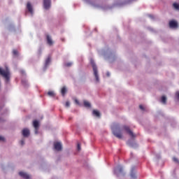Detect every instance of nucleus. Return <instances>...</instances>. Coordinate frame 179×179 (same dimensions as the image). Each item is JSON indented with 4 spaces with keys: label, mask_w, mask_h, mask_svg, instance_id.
I'll return each mask as SVG.
<instances>
[{
    "label": "nucleus",
    "mask_w": 179,
    "mask_h": 179,
    "mask_svg": "<svg viewBox=\"0 0 179 179\" xmlns=\"http://www.w3.org/2000/svg\"><path fill=\"white\" fill-rule=\"evenodd\" d=\"M11 76V71L7 65L5 66L4 69L1 67V77L6 83H10Z\"/></svg>",
    "instance_id": "1"
},
{
    "label": "nucleus",
    "mask_w": 179,
    "mask_h": 179,
    "mask_svg": "<svg viewBox=\"0 0 179 179\" xmlns=\"http://www.w3.org/2000/svg\"><path fill=\"white\" fill-rule=\"evenodd\" d=\"M91 64L93 67L94 75L95 76V78H96V81H99V75L98 73L97 66H96V64H95V63L93 60H91Z\"/></svg>",
    "instance_id": "2"
},
{
    "label": "nucleus",
    "mask_w": 179,
    "mask_h": 179,
    "mask_svg": "<svg viewBox=\"0 0 179 179\" xmlns=\"http://www.w3.org/2000/svg\"><path fill=\"white\" fill-rule=\"evenodd\" d=\"M124 129L131 138H136V134H134V131L131 130L129 126H124Z\"/></svg>",
    "instance_id": "3"
},
{
    "label": "nucleus",
    "mask_w": 179,
    "mask_h": 179,
    "mask_svg": "<svg viewBox=\"0 0 179 179\" xmlns=\"http://www.w3.org/2000/svg\"><path fill=\"white\" fill-rule=\"evenodd\" d=\"M33 126H34V128L35 129V134H38L39 127H40V123H39L38 120H34L33 121Z\"/></svg>",
    "instance_id": "4"
},
{
    "label": "nucleus",
    "mask_w": 179,
    "mask_h": 179,
    "mask_svg": "<svg viewBox=\"0 0 179 179\" xmlns=\"http://www.w3.org/2000/svg\"><path fill=\"white\" fill-rule=\"evenodd\" d=\"M54 148L55 150H57L58 152L62 150V145L59 141H56V143H54Z\"/></svg>",
    "instance_id": "5"
},
{
    "label": "nucleus",
    "mask_w": 179,
    "mask_h": 179,
    "mask_svg": "<svg viewBox=\"0 0 179 179\" xmlns=\"http://www.w3.org/2000/svg\"><path fill=\"white\" fill-rule=\"evenodd\" d=\"M44 8L48 10L51 7V0H43Z\"/></svg>",
    "instance_id": "6"
},
{
    "label": "nucleus",
    "mask_w": 179,
    "mask_h": 179,
    "mask_svg": "<svg viewBox=\"0 0 179 179\" xmlns=\"http://www.w3.org/2000/svg\"><path fill=\"white\" fill-rule=\"evenodd\" d=\"M169 27L170 28H178V23L177 22V21L171 20V21H169Z\"/></svg>",
    "instance_id": "7"
},
{
    "label": "nucleus",
    "mask_w": 179,
    "mask_h": 179,
    "mask_svg": "<svg viewBox=\"0 0 179 179\" xmlns=\"http://www.w3.org/2000/svg\"><path fill=\"white\" fill-rule=\"evenodd\" d=\"M114 173L118 176V174L123 173V168L121 166H117V167L114 169Z\"/></svg>",
    "instance_id": "8"
},
{
    "label": "nucleus",
    "mask_w": 179,
    "mask_h": 179,
    "mask_svg": "<svg viewBox=\"0 0 179 179\" xmlns=\"http://www.w3.org/2000/svg\"><path fill=\"white\" fill-rule=\"evenodd\" d=\"M22 134L23 136H24V138H28V136H29L30 135L29 129H23V130L22 131Z\"/></svg>",
    "instance_id": "9"
},
{
    "label": "nucleus",
    "mask_w": 179,
    "mask_h": 179,
    "mask_svg": "<svg viewBox=\"0 0 179 179\" xmlns=\"http://www.w3.org/2000/svg\"><path fill=\"white\" fill-rule=\"evenodd\" d=\"M113 134L116 136V138H118V139H122V134L121 131H116V130H113Z\"/></svg>",
    "instance_id": "10"
},
{
    "label": "nucleus",
    "mask_w": 179,
    "mask_h": 179,
    "mask_svg": "<svg viewBox=\"0 0 179 179\" xmlns=\"http://www.w3.org/2000/svg\"><path fill=\"white\" fill-rule=\"evenodd\" d=\"M46 40H47V43L48 45H50V46H52V45H53L54 43V41L52 39L50 35H46Z\"/></svg>",
    "instance_id": "11"
},
{
    "label": "nucleus",
    "mask_w": 179,
    "mask_h": 179,
    "mask_svg": "<svg viewBox=\"0 0 179 179\" xmlns=\"http://www.w3.org/2000/svg\"><path fill=\"white\" fill-rule=\"evenodd\" d=\"M19 176H20V177H22V178H24V179L30 178V176H29V174H27V173H24L23 171H20L19 173Z\"/></svg>",
    "instance_id": "12"
},
{
    "label": "nucleus",
    "mask_w": 179,
    "mask_h": 179,
    "mask_svg": "<svg viewBox=\"0 0 179 179\" xmlns=\"http://www.w3.org/2000/svg\"><path fill=\"white\" fill-rule=\"evenodd\" d=\"M27 8L29 11V13H31V14H33L34 13L33 7L29 1H28V3H27Z\"/></svg>",
    "instance_id": "13"
},
{
    "label": "nucleus",
    "mask_w": 179,
    "mask_h": 179,
    "mask_svg": "<svg viewBox=\"0 0 179 179\" xmlns=\"http://www.w3.org/2000/svg\"><path fill=\"white\" fill-rule=\"evenodd\" d=\"M92 113H93V115H95V117H98V118H99V117H101V113H100L99 110H97L96 109H94Z\"/></svg>",
    "instance_id": "14"
},
{
    "label": "nucleus",
    "mask_w": 179,
    "mask_h": 179,
    "mask_svg": "<svg viewBox=\"0 0 179 179\" xmlns=\"http://www.w3.org/2000/svg\"><path fill=\"white\" fill-rule=\"evenodd\" d=\"M130 176L131 178L135 179L136 178V174L134 173V169H131Z\"/></svg>",
    "instance_id": "15"
},
{
    "label": "nucleus",
    "mask_w": 179,
    "mask_h": 179,
    "mask_svg": "<svg viewBox=\"0 0 179 179\" xmlns=\"http://www.w3.org/2000/svg\"><path fill=\"white\" fill-rule=\"evenodd\" d=\"M66 87H62V90H61V93H62V95H63V96H65V94H66Z\"/></svg>",
    "instance_id": "16"
},
{
    "label": "nucleus",
    "mask_w": 179,
    "mask_h": 179,
    "mask_svg": "<svg viewBox=\"0 0 179 179\" xmlns=\"http://www.w3.org/2000/svg\"><path fill=\"white\" fill-rule=\"evenodd\" d=\"M51 62V57L50 56H48L45 60V66H48V64H50Z\"/></svg>",
    "instance_id": "17"
},
{
    "label": "nucleus",
    "mask_w": 179,
    "mask_h": 179,
    "mask_svg": "<svg viewBox=\"0 0 179 179\" xmlns=\"http://www.w3.org/2000/svg\"><path fill=\"white\" fill-rule=\"evenodd\" d=\"M13 56H19V52L17 49L13 50Z\"/></svg>",
    "instance_id": "18"
},
{
    "label": "nucleus",
    "mask_w": 179,
    "mask_h": 179,
    "mask_svg": "<svg viewBox=\"0 0 179 179\" xmlns=\"http://www.w3.org/2000/svg\"><path fill=\"white\" fill-rule=\"evenodd\" d=\"M84 105L87 108H90L91 106V103L88 101H84Z\"/></svg>",
    "instance_id": "19"
},
{
    "label": "nucleus",
    "mask_w": 179,
    "mask_h": 179,
    "mask_svg": "<svg viewBox=\"0 0 179 179\" xmlns=\"http://www.w3.org/2000/svg\"><path fill=\"white\" fill-rule=\"evenodd\" d=\"M167 98L165 96H162V102L163 103H166Z\"/></svg>",
    "instance_id": "20"
},
{
    "label": "nucleus",
    "mask_w": 179,
    "mask_h": 179,
    "mask_svg": "<svg viewBox=\"0 0 179 179\" xmlns=\"http://www.w3.org/2000/svg\"><path fill=\"white\" fill-rule=\"evenodd\" d=\"M48 94L50 96H55V93L54 92V91H48Z\"/></svg>",
    "instance_id": "21"
},
{
    "label": "nucleus",
    "mask_w": 179,
    "mask_h": 179,
    "mask_svg": "<svg viewBox=\"0 0 179 179\" xmlns=\"http://www.w3.org/2000/svg\"><path fill=\"white\" fill-rule=\"evenodd\" d=\"M173 6L174 8H176V10H179L178 3H173Z\"/></svg>",
    "instance_id": "22"
},
{
    "label": "nucleus",
    "mask_w": 179,
    "mask_h": 179,
    "mask_svg": "<svg viewBox=\"0 0 179 179\" xmlns=\"http://www.w3.org/2000/svg\"><path fill=\"white\" fill-rule=\"evenodd\" d=\"M65 66H66L67 67H69V66H72V62H69L68 63H66Z\"/></svg>",
    "instance_id": "23"
},
{
    "label": "nucleus",
    "mask_w": 179,
    "mask_h": 179,
    "mask_svg": "<svg viewBox=\"0 0 179 179\" xmlns=\"http://www.w3.org/2000/svg\"><path fill=\"white\" fill-rule=\"evenodd\" d=\"M173 162H175L176 163H179V160H178V159H177L176 157H173Z\"/></svg>",
    "instance_id": "24"
},
{
    "label": "nucleus",
    "mask_w": 179,
    "mask_h": 179,
    "mask_svg": "<svg viewBox=\"0 0 179 179\" xmlns=\"http://www.w3.org/2000/svg\"><path fill=\"white\" fill-rule=\"evenodd\" d=\"M20 145H21L22 146H24V140H21V141H20Z\"/></svg>",
    "instance_id": "25"
},
{
    "label": "nucleus",
    "mask_w": 179,
    "mask_h": 179,
    "mask_svg": "<svg viewBox=\"0 0 179 179\" xmlns=\"http://www.w3.org/2000/svg\"><path fill=\"white\" fill-rule=\"evenodd\" d=\"M77 149H78V150H80V149H81L80 143H78Z\"/></svg>",
    "instance_id": "26"
},
{
    "label": "nucleus",
    "mask_w": 179,
    "mask_h": 179,
    "mask_svg": "<svg viewBox=\"0 0 179 179\" xmlns=\"http://www.w3.org/2000/svg\"><path fill=\"white\" fill-rule=\"evenodd\" d=\"M176 96L178 98V99H179V91H177V92H176Z\"/></svg>",
    "instance_id": "27"
},
{
    "label": "nucleus",
    "mask_w": 179,
    "mask_h": 179,
    "mask_svg": "<svg viewBox=\"0 0 179 179\" xmlns=\"http://www.w3.org/2000/svg\"><path fill=\"white\" fill-rule=\"evenodd\" d=\"M70 102H69V101H66V106H70Z\"/></svg>",
    "instance_id": "28"
},
{
    "label": "nucleus",
    "mask_w": 179,
    "mask_h": 179,
    "mask_svg": "<svg viewBox=\"0 0 179 179\" xmlns=\"http://www.w3.org/2000/svg\"><path fill=\"white\" fill-rule=\"evenodd\" d=\"M139 107H140V109L144 110L145 108H144L143 105H140Z\"/></svg>",
    "instance_id": "29"
},
{
    "label": "nucleus",
    "mask_w": 179,
    "mask_h": 179,
    "mask_svg": "<svg viewBox=\"0 0 179 179\" xmlns=\"http://www.w3.org/2000/svg\"><path fill=\"white\" fill-rule=\"evenodd\" d=\"M75 102H76V103H77V104H78V105H79V103H80L78 99H75Z\"/></svg>",
    "instance_id": "30"
},
{
    "label": "nucleus",
    "mask_w": 179,
    "mask_h": 179,
    "mask_svg": "<svg viewBox=\"0 0 179 179\" xmlns=\"http://www.w3.org/2000/svg\"><path fill=\"white\" fill-rule=\"evenodd\" d=\"M3 141H5V137H3V136H1V142H3Z\"/></svg>",
    "instance_id": "31"
},
{
    "label": "nucleus",
    "mask_w": 179,
    "mask_h": 179,
    "mask_svg": "<svg viewBox=\"0 0 179 179\" xmlns=\"http://www.w3.org/2000/svg\"><path fill=\"white\" fill-rule=\"evenodd\" d=\"M39 53L41 54L42 53V50H39Z\"/></svg>",
    "instance_id": "32"
},
{
    "label": "nucleus",
    "mask_w": 179,
    "mask_h": 179,
    "mask_svg": "<svg viewBox=\"0 0 179 179\" xmlns=\"http://www.w3.org/2000/svg\"><path fill=\"white\" fill-rule=\"evenodd\" d=\"M107 76H110V73L109 72L107 73Z\"/></svg>",
    "instance_id": "33"
},
{
    "label": "nucleus",
    "mask_w": 179,
    "mask_h": 179,
    "mask_svg": "<svg viewBox=\"0 0 179 179\" xmlns=\"http://www.w3.org/2000/svg\"><path fill=\"white\" fill-rule=\"evenodd\" d=\"M0 73H1V67H0Z\"/></svg>",
    "instance_id": "34"
},
{
    "label": "nucleus",
    "mask_w": 179,
    "mask_h": 179,
    "mask_svg": "<svg viewBox=\"0 0 179 179\" xmlns=\"http://www.w3.org/2000/svg\"><path fill=\"white\" fill-rule=\"evenodd\" d=\"M0 141H1V136H0Z\"/></svg>",
    "instance_id": "35"
}]
</instances>
